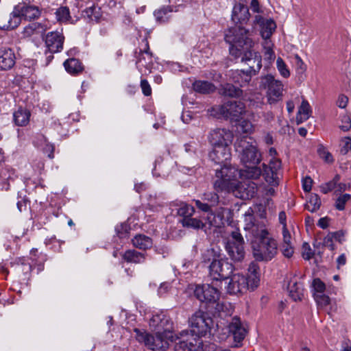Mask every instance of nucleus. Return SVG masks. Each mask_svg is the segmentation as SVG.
Wrapping results in <instances>:
<instances>
[{"label":"nucleus","mask_w":351,"mask_h":351,"mask_svg":"<svg viewBox=\"0 0 351 351\" xmlns=\"http://www.w3.org/2000/svg\"><path fill=\"white\" fill-rule=\"evenodd\" d=\"M239 174L236 167L224 165L219 170H216L214 189L217 192L232 193L240 199L252 198L256 193V184L250 181H237Z\"/></svg>","instance_id":"obj_1"},{"label":"nucleus","mask_w":351,"mask_h":351,"mask_svg":"<svg viewBox=\"0 0 351 351\" xmlns=\"http://www.w3.org/2000/svg\"><path fill=\"white\" fill-rule=\"evenodd\" d=\"M225 40L230 44V53L235 58H242L253 45L252 40L248 36V31L240 26H234L228 29L225 34Z\"/></svg>","instance_id":"obj_2"},{"label":"nucleus","mask_w":351,"mask_h":351,"mask_svg":"<svg viewBox=\"0 0 351 351\" xmlns=\"http://www.w3.org/2000/svg\"><path fill=\"white\" fill-rule=\"evenodd\" d=\"M204 263H210L209 275L213 281H221L229 278L232 274L233 266L226 260L220 258L214 249L207 250L202 255Z\"/></svg>","instance_id":"obj_3"},{"label":"nucleus","mask_w":351,"mask_h":351,"mask_svg":"<svg viewBox=\"0 0 351 351\" xmlns=\"http://www.w3.org/2000/svg\"><path fill=\"white\" fill-rule=\"evenodd\" d=\"M242 62L249 66L248 70H237L232 73V81L240 87H244L249 84L252 75H255L261 69V56L258 52L248 51L242 58Z\"/></svg>","instance_id":"obj_4"},{"label":"nucleus","mask_w":351,"mask_h":351,"mask_svg":"<svg viewBox=\"0 0 351 351\" xmlns=\"http://www.w3.org/2000/svg\"><path fill=\"white\" fill-rule=\"evenodd\" d=\"M268 235V231L265 228H261V232L254 236L259 240L258 243L253 245V256L256 261H269L278 252L276 241Z\"/></svg>","instance_id":"obj_5"},{"label":"nucleus","mask_w":351,"mask_h":351,"mask_svg":"<svg viewBox=\"0 0 351 351\" xmlns=\"http://www.w3.org/2000/svg\"><path fill=\"white\" fill-rule=\"evenodd\" d=\"M176 342L173 351H215V345L208 342L204 343L200 338H192L189 330H183L173 335Z\"/></svg>","instance_id":"obj_6"},{"label":"nucleus","mask_w":351,"mask_h":351,"mask_svg":"<svg viewBox=\"0 0 351 351\" xmlns=\"http://www.w3.org/2000/svg\"><path fill=\"white\" fill-rule=\"evenodd\" d=\"M234 148L241 162L245 166L258 165L261 161V155L250 137L238 138L234 143Z\"/></svg>","instance_id":"obj_7"},{"label":"nucleus","mask_w":351,"mask_h":351,"mask_svg":"<svg viewBox=\"0 0 351 351\" xmlns=\"http://www.w3.org/2000/svg\"><path fill=\"white\" fill-rule=\"evenodd\" d=\"M136 333V339L139 343L144 345L153 351H162L169 346L171 338H167L161 332H156V334L150 335L145 330L138 328L134 329Z\"/></svg>","instance_id":"obj_8"},{"label":"nucleus","mask_w":351,"mask_h":351,"mask_svg":"<svg viewBox=\"0 0 351 351\" xmlns=\"http://www.w3.org/2000/svg\"><path fill=\"white\" fill-rule=\"evenodd\" d=\"M40 12L38 7L33 5H17L10 15L8 23L1 27L6 30L14 29L21 23V16L25 19L32 20L40 16Z\"/></svg>","instance_id":"obj_9"},{"label":"nucleus","mask_w":351,"mask_h":351,"mask_svg":"<svg viewBox=\"0 0 351 351\" xmlns=\"http://www.w3.org/2000/svg\"><path fill=\"white\" fill-rule=\"evenodd\" d=\"M212 319L202 311L194 313L189 319L191 328L189 336L192 338H199L205 336L210 330Z\"/></svg>","instance_id":"obj_10"},{"label":"nucleus","mask_w":351,"mask_h":351,"mask_svg":"<svg viewBox=\"0 0 351 351\" xmlns=\"http://www.w3.org/2000/svg\"><path fill=\"white\" fill-rule=\"evenodd\" d=\"M230 280L227 286V291L230 294H237L242 293L248 289L254 290L258 285V279L256 276L253 279L247 278L239 273L234 274L230 276Z\"/></svg>","instance_id":"obj_11"},{"label":"nucleus","mask_w":351,"mask_h":351,"mask_svg":"<svg viewBox=\"0 0 351 351\" xmlns=\"http://www.w3.org/2000/svg\"><path fill=\"white\" fill-rule=\"evenodd\" d=\"M244 239L237 230L232 231L230 237L226 243V250L230 257L234 261H241L245 256Z\"/></svg>","instance_id":"obj_12"},{"label":"nucleus","mask_w":351,"mask_h":351,"mask_svg":"<svg viewBox=\"0 0 351 351\" xmlns=\"http://www.w3.org/2000/svg\"><path fill=\"white\" fill-rule=\"evenodd\" d=\"M149 326L156 332H161L167 338H171V341H173V322L165 313L159 311L154 314L149 320Z\"/></svg>","instance_id":"obj_13"},{"label":"nucleus","mask_w":351,"mask_h":351,"mask_svg":"<svg viewBox=\"0 0 351 351\" xmlns=\"http://www.w3.org/2000/svg\"><path fill=\"white\" fill-rule=\"evenodd\" d=\"M261 86L267 88V101L275 104L281 99L282 96L283 84L280 80H275L272 75H266L261 79Z\"/></svg>","instance_id":"obj_14"},{"label":"nucleus","mask_w":351,"mask_h":351,"mask_svg":"<svg viewBox=\"0 0 351 351\" xmlns=\"http://www.w3.org/2000/svg\"><path fill=\"white\" fill-rule=\"evenodd\" d=\"M219 112L224 117L237 121L245 112V106L241 101H229L217 107Z\"/></svg>","instance_id":"obj_15"},{"label":"nucleus","mask_w":351,"mask_h":351,"mask_svg":"<svg viewBox=\"0 0 351 351\" xmlns=\"http://www.w3.org/2000/svg\"><path fill=\"white\" fill-rule=\"evenodd\" d=\"M194 295L202 302L216 303L220 298V291L209 284L197 285L194 289Z\"/></svg>","instance_id":"obj_16"},{"label":"nucleus","mask_w":351,"mask_h":351,"mask_svg":"<svg viewBox=\"0 0 351 351\" xmlns=\"http://www.w3.org/2000/svg\"><path fill=\"white\" fill-rule=\"evenodd\" d=\"M233 134L224 129H215L210 132L208 141L212 147L230 145Z\"/></svg>","instance_id":"obj_17"},{"label":"nucleus","mask_w":351,"mask_h":351,"mask_svg":"<svg viewBox=\"0 0 351 351\" xmlns=\"http://www.w3.org/2000/svg\"><path fill=\"white\" fill-rule=\"evenodd\" d=\"M136 66L140 73L143 75H148L151 73L152 67V54L149 51L148 43L146 42L145 48L141 49L138 60L136 61Z\"/></svg>","instance_id":"obj_18"},{"label":"nucleus","mask_w":351,"mask_h":351,"mask_svg":"<svg viewBox=\"0 0 351 351\" xmlns=\"http://www.w3.org/2000/svg\"><path fill=\"white\" fill-rule=\"evenodd\" d=\"M228 327L229 333L233 336L234 341L236 343L233 347H240L239 343L244 339L247 333L241 319L237 317H232Z\"/></svg>","instance_id":"obj_19"},{"label":"nucleus","mask_w":351,"mask_h":351,"mask_svg":"<svg viewBox=\"0 0 351 351\" xmlns=\"http://www.w3.org/2000/svg\"><path fill=\"white\" fill-rule=\"evenodd\" d=\"M208 213L206 217V222L210 226L215 228H221L224 224V217L226 215L231 213L230 210L219 207L217 208L215 211L211 209Z\"/></svg>","instance_id":"obj_20"},{"label":"nucleus","mask_w":351,"mask_h":351,"mask_svg":"<svg viewBox=\"0 0 351 351\" xmlns=\"http://www.w3.org/2000/svg\"><path fill=\"white\" fill-rule=\"evenodd\" d=\"M64 37L59 32H49L45 38V44L50 53L60 51L63 47Z\"/></svg>","instance_id":"obj_21"},{"label":"nucleus","mask_w":351,"mask_h":351,"mask_svg":"<svg viewBox=\"0 0 351 351\" xmlns=\"http://www.w3.org/2000/svg\"><path fill=\"white\" fill-rule=\"evenodd\" d=\"M250 12L248 8L243 3H235L232 14V20L235 23L234 26H240L245 23L250 19Z\"/></svg>","instance_id":"obj_22"},{"label":"nucleus","mask_w":351,"mask_h":351,"mask_svg":"<svg viewBox=\"0 0 351 351\" xmlns=\"http://www.w3.org/2000/svg\"><path fill=\"white\" fill-rule=\"evenodd\" d=\"M202 200L194 199L196 206L202 211H210L212 206H216L219 199L217 193L207 191L202 194Z\"/></svg>","instance_id":"obj_23"},{"label":"nucleus","mask_w":351,"mask_h":351,"mask_svg":"<svg viewBox=\"0 0 351 351\" xmlns=\"http://www.w3.org/2000/svg\"><path fill=\"white\" fill-rule=\"evenodd\" d=\"M209 154L210 159L216 164L221 165L231 158L230 145L212 147Z\"/></svg>","instance_id":"obj_24"},{"label":"nucleus","mask_w":351,"mask_h":351,"mask_svg":"<svg viewBox=\"0 0 351 351\" xmlns=\"http://www.w3.org/2000/svg\"><path fill=\"white\" fill-rule=\"evenodd\" d=\"M16 56L14 51L7 47L0 48V70H9L15 64Z\"/></svg>","instance_id":"obj_25"},{"label":"nucleus","mask_w":351,"mask_h":351,"mask_svg":"<svg viewBox=\"0 0 351 351\" xmlns=\"http://www.w3.org/2000/svg\"><path fill=\"white\" fill-rule=\"evenodd\" d=\"M255 23L261 27V34L262 38L269 40V38L276 28V23L272 19H265L260 15L255 16Z\"/></svg>","instance_id":"obj_26"},{"label":"nucleus","mask_w":351,"mask_h":351,"mask_svg":"<svg viewBox=\"0 0 351 351\" xmlns=\"http://www.w3.org/2000/svg\"><path fill=\"white\" fill-rule=\"evenodd\" d=\"M244 221L245 223V230H249L253 236L258 234L261 228H265L263 226H259L255 223L254 217L252 215V210H248L244 215Z\"/></svg>","instance_id":"obj_27"},{"label":"nucleus","mask_w":351,"mask_h":351,"mask_svg":"<svg viewBox=\"0 0 351 351\" xmlns=\"http://www.w3.org/2000/svg\"><path fill=\"white\" fill-rule=\"evenodd\" d=\"M219 93L226 97L239 98L243 96V91L241 88L237 87L232 84L226 83L221 85Z\"/></svg>","instance_id":"obj_28"},{"label":"nucleus","mask_w":351,"mask_h":351,"mask_svg":"<svg viewBox=\"0 0 351 351\" xmlns=\"http://www.w3.org/2000/svg\"><path fill=\"white\" fill-rule=\"evenodd\" d=\"M311 108L307 100L303 99L300 106L299 107L297 116L296 121L298 124H300L306 121L311 116Z\"/></svg>","instance_id":"obj_29"},{"label":"nucleus","mask_w":351,"mask_h":351,"mask_svg":"<svg viewBox=\"0 0 351 351\" xmlns=\"http://www.w3.org/2000/svg\"><path fill=\"white\" fill-rule=\"evenodd\" d=\"M133 245L140 250H147L152 247V239L145 234H137L132 240Z\"/></svg>","instance_id":"obj_30"},{"label":"nucleus","mask_w":351,"mask_h":351,"mask_svg":"<svg viewBox=\"0 0 351 351\" xmlns=\"http://www.w3.org/2000/svg\"><path fill=\"white\" fill-rule=\"evenodd\" d=\"M289 295L294 301L301 300L304 295L303 285L300 282L290 281L288 285Z\"/></svg>","instance_id":"obj_31"},{"label":"nucleus","mask_w":351,"mask_h":351,"mask_svg":"<svg viewBox=\"0 0 351 351\" xmlns=\"http://www.w3.org/2000/svg\"><path fill=\"white\" fill-rule=\"evenodd\" d=\"M30 112L29 110L20 108L14 112V121L16 125L25 126L29 121Z\"/></svg>","instance_id":"obj_32"},{"label":"nucleus","mask_w":351,"mask_h":351,"mask_svg":"<svg viewBox=\"0 0 351 351\" xmlns=\"http://www.w3.org/2000/svg\"><path fill=\"white\" fill-rule=\"evenodd\" d=\"M193 88L195 92L202 94H209L213 93L216 89L212 83L204 80H196L194 82Z\"/></svg>","instance_id":"obj_33"},{"label":"nucleus","mask_w":351,"mask_h":351,"mask_svg":"<svg viewBox=\"0 0 351 351\" xmlns=\"http://www.w3.org/2000/svg\"><path fill=\"white\" fill-rule=\"evenodd\" d=\"M64 66L66 71L72 75L78 74L81 73L84 69V66H82V63L79 61V60L75 58H70L66 60L64 62Z\"/></svg>","instance_id":"obj_34"},{"label":"nucleus","mask_w":351,"mask_h":351,"mask_svg":"<svg viewBox=\"0 0 351 351\" xmlns=\"http://www.w3.org/2000/svg\"><path fill=\"white\" fill-rule=\"evenodd\" d=\"M263 45V53L264 56L265 61H267L269 64L273 62L276 58V55L274 48V43L271 40L265 39L262 43Z\"/></svg>","instance_id":"obj_35"},{"label":"nucleus","mask_w":351,"mask_h":351,"mask_svg":"<svg viewBox=\"0 0 351 351\" xmlns=\"http://www.w3.org/2000/svg\"><path fill=\"white\" fill-rule=\"evenodd\" d=\"M123 258L128 262L133 263H141L145 261V254L134 250H129L123 254Z\"/></svg>","instance_id":"obj_36"},{"label":"nucleus","mask_w":351,"mask_h":351,"mask_svg":"<svg viewBox=\"0 0 351 351\" xmlns=\"http://www.w3.org/2000/svg\"><path fill=\"white\" fill-rule=\"evenodd\" d=\"M46 30V27L43 24L34 22L29 23L24 27L22 32L24 37H29L34 34L43 33Z\"/></svg>","instance_id":"obj_37"},{"label":"nucleus","mask_w":351,"mask_h":351,"mask_svg":"<svg viewBox=\"0 0 351 351\" xmlns=\"http://www.w3.org/2000/svg\"><path fill=\"white\" fill-rule=\"evenodd\" d=\"M178 10V9L173 10L172 5L163 6L154 12V16L158 21L163 23L169 19L170 13Z\"/></svg>","instance_id":"obj_38"},{"label":"nucleus","mask_w":351,"mask_h":351,"mask_svg":"<svg viewBox=\"0 0 351 351\" xmlns=\"http://www.w3.org/2000/svg\"><path fill=\"white\" fill-rule=\"evenodd\" d=\"M56 20L61 23H72L70 11L68 7L61 6L55 12Z\"/></svg>","instance_id":"obj_39"},{"label":"nucleus","mask_w":351,"mask_h":351,"mask_svg":"<svg viewBox=\"0 0 351 351\" xmlns=\"http://www.w3.org/2000/svg\"><path fill=\"white\" fill-rule=\"evenodd\" d=\"M180 221L183 227L187 228L197 230L202 229L205 226V224L202 222V220L192 217H189L188 218H182Z\"/></svg>","instance_id":"obj_40"},{"label":"nucleus","mask_w":351,"mask_h":351,"mask_svg":"<svg viewBox=\"0 0 351 351\" xmlns=\"http://www.w3.org/2000/svg\"><path fill=\"white\" fill-rule=\"evenodd\" d=\"M194 213L195 208L193 206L184 202H181L178 204V208H177V214L182 218H188L189 217H192Z\"/></svg>","instance_id":"obj_41"},{"label":"nucleus","mask_w":351,"mask_h":351,"mask_svg":"<svg viewBox=\"0 0 351 351\" xmlns=\"http://www.w3.org/2000/svg\"><path fill=\"white\" fill-rule=\"evenodd\" d=\"M83 16L88 19L91 21L97 22L100 19L99 8L93 5L86 8L82 12Z\"/></svg>","instance_id":"obj_42"},{"label":"nucleus","mask_w":351,"mask_h":351,"mask_svg":"<svg viewBox=\"0 0 351 351\" xmlns=\"http://www.w3.org/2000/svg\"><path fill=\"white\" fill-rule=\"evenodd\" d=\"M255 165L245 166L246 169L244 170L242 175L248 179H258L262 175V170L261 168Z\"/></svg>","instance_id":"obj_43"},{"label":"nucleus","mask_w":351,"mask_h":351,"mask_svg":"<svg viewBox=\"0 0 351 351\" xmlns=\"http://www.w3.org/2000/svg\"><path fill=\"white\" fill-rule=\"evenodd\" d=\"M321 206V199L317 194H311L306 204L305 208L306 210L313 213L317 211Z\"/></svg>","instance_id":"obj_44"},{"label":"nucleus","mask_w":351,"mask_h":351,"mask_svg":"<svg viewBox=\"0 0 351 351\" xmlns=\"http://www.w3.org/2000/svg\"><path fill=\"white\" fill-rule=\"evenodd\" d=\"M339 180L340 176L337 174L332 180L326 182L319 186L321 192L323 193L324 194H326L332 191V190L337 188V185Z\"/></svg>","instance_id":"obj_45"},{"label":"nucleus","mask_w":351,"mask_h":351,"mask_svg":"<svg viewBox=\"0 0 351 351\" xmlns=\"http://www.w3.org/2000/svg\"><path fill=\"white\" fill-rule=\"evenodd\" d=\"M262 174L267 182L272 184L276 181L277 173L269 171V167L265 164H263Z\"/></svg>","instance_id":"obj_46"},{"label":"nucleus","mask_w":351,"mask_h":351,"mask_svg":"<svg viewBox=\"0 0 351 351\" xmlns=\"http://www.w3.org/2000/svg\"><path fill=\"white\" fill-rule=\"evenodd\" d=\"M351 199V195L345 193L339 196L335 202V208L339 210H343L346 202Z\"/></svg>","instance_id":"obj_47"},{"label":"nucleus","mask_w":351,"mask_h":351,"mask_svg":"<svg viewBox=\"0 0 351 351\" xmlns=\"http://www.w3.org/2000/svg\"><path fill=\"white\" fill-rule=\"evenodd\" d=\"M276 66L280 75L284 77H288L290 75L289 70L288 69L285 62L281 58H278L276 60Z\"/></svg>","instance_id":"obj_48"},{"label":"nucleus","mask_w":351,"mask_h":351,"mask_svg":"<svg viewBox=\"0 0 351 351\" xmlns=\"http://www.w3.org/2000/svg\"><path fill=\"white\" fill-rule=\"evenodd\" d=\"M340 152L343 155H346L349 151H351V138L346 136L341 140Z\"/></svg>","instance_id":"obj_49"},{"label":"nucleus","mask_w":351,"mask_h":351,"mask_svg":"<svg viewBox=\"0 0 351 351\" xmlns=\"http://www.w3.org/2000/svg\"><path fill=\"white\" fill-rule=\"evenodd\" d=\"M317 152L319 156L324 159L326 162H332L334 159L332 154L328 152L323 146H319L317 149Z\"/></svg>","instance_id":"obj_50"},{"label":"nucleus","mask_w":351,"mask_h":351,"mask_svg":"<svg viewBox=\"0 0 351 351\" xmlns=\"http://www.w3.org/2000/svg\"><path fill=\"white\" fill-rule=\"evenodd\" d=\"M312 286L315 292L314 294L323 293L326 289L325 284L319 278L313 280Z\"/></svg>","instance_id":"obj_51"},{"label":"nucleus","mask_w":351,"mask_h":351,"mask_svg":"<svg viewBox=\"0 0 351 351\" xmlns=\"http://www.w3.org/2000/svg\"><path fill=\"white\" fill-rule=\"evenodd\" d=\"M315 299L319 306H326L330 303V298L323 293L314 294Z\"/></svg>","instance_id":"obj_52"},{"label":"nucleus","mask_w":351,"mask_h":351,"mask_svg":"<svg viewBox=\"0 0 351 351\" xmlns=\"http://www.w3.org/2000/svg\"><path fill=\"white\" fill-rule=\"evenodd\" d=\"M259 270V267L257 263L254 262H252L248 267V272L250 274V276L247 278V280H252L253 278L256 276L258 279L259 280L258 277V271Z\"/></svg>","instance_id":"obj_53"},{"label":"nucleus","mask_w":351,"mask_h":351,"mask_svg":"<svg viewBox=\"0 0 351 351\" xmlns=\"http://www.w3.org/2000/svg\"><path fill=\"white\" fill-rule=\"evenodd\" d=\"M341 124L339 128L343 132H348L351 128V119L349 116L343 115L341 119Z\"/></svg>","instance_id":"obj_54"},{"label":"nucleus","mask_w":351,"mask_h":351,"mask_svg":"<svg viewBox=\"0 0 351 351\" xmlns=\"http://www.w3.org/2000/svg\"><path fill=\"white\" fill-rule=\"evenodd\" d=\"M314 252L307 243L302 245V257L305 260H310L313 256Z\"/></svg>","instance_id":"obj_55"},{"label":"nucleus","mask_w":351,"mask_h":351,"mask_svg":"<svg viewBox=\"0 0 351 351\" xmlns=\"http://www.w3.org/2000/svg\"><path fill=\"white\" fill-rule=\"evenodd\" d=\"M268 166L269 167V171L277 173V171L281 167V161L276 158H271Z\"/></svg>","instance_id":"obj_56"},{"label":"nucleus","mask_w":351,"mask_h":351,"mask_svg":"<svg viewBox=\"0 0 351 351\" xmlns=\"http://www.w3.org/2000/svg\"><path fill=\"white\" fill-rule=\"evenodd\" d=\"M281 250L284 256L288 258L291 257L294 252L292 244H282Z\"/></svg>","instance_id":"obj_57"},{"label":"nucleus","mask_w":351,"mask_h":351,"mask_svg":"<svg viewBox=\"0 0 351 351\" xmlns=\"http://www.w3.org/2000/svg\"><path fill=\"white\" fill-rule=\"evenodd\" d=\"M141 87L143 91V93L145 96H149L152 94V88L146 80H141Z\"/></svg>","instance_id":"obj_58"},{"label":"nucleus","mask_w":351,"mask_h":351,"mask_svg":"<svg viewBox=\"0 0 351 351\" xmlns=\"http://www.w3.org/2000/svg\"><path fill=\"white\" fill-rule=\"evenodd\" d=\"M333 237L331 233H329L327 236H326L323 240V244L324 246L328 247L330 250H333L335 249V246L333 244Z\"/></svg>","instance_id":"obj_59"},{"label":"nucleus","mask_w":351,"mask_h":351,"mask_svg":"<svg viewBox=\"0 0 351 351\" xmlns=\"http://www.w3.org/2000/svg\"><path fill=\"white\" fill-rule=\"evenodd\" d=\"M313 182L310 176H306L303 179L302 188L305 192H309L311 190Z\"/></svg>","instance_id":"obj_60"},{"label":"nucleus","mask_w":351,"mask_h":351,"mask_svg":"<svg viewBox=\"0 0 351 351\" xmlns=\"http://www.w3.org/2000/svg\"><path fill=\"white\" fill-rule=\"evenodd\" d=\"M148 204L151 206L152 209H154L157 206H162V202L158 199L156 195L152 196L150 195Z\"/></svg>","instance_id":"obj_61"},{"label":"nucleus","mask_w":351,"mask_h":351,"mask_svg":"<svg viewBox=\"0 0 351 351\" xmlns=\"http://www.w3.org/2000/svg\"><path fill=\"white\" fill-rule=\"evenodd\" d=\"M256 98L258 101H256L254 99H251L250 97L245 99L249 101L250 106H253V107H256V108L260 107L261 105L263 104V98L262 97L261 94H258L257 96L256 97Z\"/></svg>","instance_id":"obj_62"},{"label":"nucleus","mask_w":351,"mask_h":351,"mask_svg":"<svg viewBox=\"0 0 351 351\" xmlns=\"http://www.w3.org/2000/svg\"><path fill=\"white\" fill-rule=\"evenodd\" d=\"M348 101V98L343 95H341L339 96V98L337 101V104L338 107H339L341 108H345L347 106Z\"/></svg>","instance_id":"obj_63"},{"label":"nucleus","mask_w":351,"mask_h":351,"mask_svg":"<svg viewBox=\"0 0 351 351\" xmlns=\"http://www.w3.org/2000/svg\"><path fill=\"white\" fill-rule=\"evenodd\" d=\"M282 234H283V243L282 244H292L291 243V236L287 229V228H282Z\"/></svg>","instance_id":"obj_64"}]
</instances>
